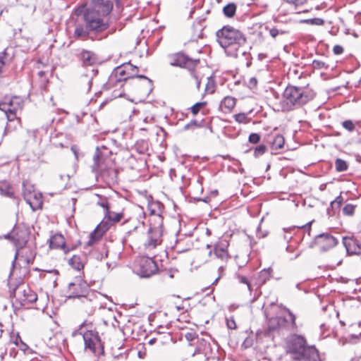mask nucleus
<instances>
[{
	"label": "nucleus",
	"instance_id": "obj_61",
	"mask_svg": "<svg viewBox=\"0 0 361 361\" xmlns=\"http://www.w3.org/2000/svg\"><path fill=\"white\" fill-rule=\"evenodd\" d=\"M267 235L266 234H263L262 236H259V238H264Z\"/></svg>",
	"mask_w": 361,
	"mask_h": 361
},
{
	"label": "nucleus",
	"instance_id": "obj_19",
	"mask_svg": "<svg viewBox=\"0 0 361 361\" xmlns=\"http://www.w3.org/2000/svg\"><path fill=\"white\" fill-rule=\"evenodd\" d=\"M228 242L226 240H221L215 244L214 250L209 252V256L211 257L212 254L216 258L221 260H226L228 258Z\"/></svg>",
	"mask_w": 361,
	"mask_h": 361
},
{
	"label": "nucleus",
	"instance_id": "obj_35",
	"mask_svg": "<svg viewBox=\"0 0 361 361\" xmlns=\"http://www.w3.org/2000/svg\"><path fill=\"white\" fill-rule=\"evenodd\" d=\"M271 276V269H263L259 273V279L262 281V283H264Z\"/></svg>",
	"mask_w": 361,
	"mask_h": 361
},
{
	"label": "nucleus",
	"instance_id": "obj_13",
	"mask_svg": "<svg viewBox=\"0 0 361 361\" xmlns=\"http://www.w3.org/2000/svg\"><path fill=\"white\" fill-rule=\"evenodd\" d=\"M137 67L133 66L130 63L123 65L121 67H118L115 71V77L116 78V81L121 82L123 80L126 81L128 79L136 78H143L148 81L149 84H151L152 80L148 78L143 75H135L134 72L136 71Z\"/></svg>",
	"mask_w": 361,
	"mask_h": 361
},
{
	"label": "nucleus",
	"instance_id": "obj_8",
	"mask_svg": "<svg viewBox=\"0 0 361 361\" xmlns=\"http://www.w3.org/2000/svg\"><path fill=\"white\" fill-rule=\"evenodd\" d=\"M11 297L14 298L13 305L20 308L26 303H32L37 300V295L25 283L18 285L11 293Z\"/></svg>",
	"mask_w": 361,
	"mask_h": 361
},
{
	"label": "nucleus",
	"instance_id": "obj_47",
	"mask_svg": "<svg viewBox=\"0 0 361 361\" xmlns=\"http://www.w3.org/2000/svg\"><path fill=\"white\" fill-rule=\"evenodd\" d=\"M238 279V281L241 283H245L247 286V288L249 289L250 291H251V285L250 283H249L247 279L244 276H241V275H238L237 276Z\"/></svg>",
	"mask_w": 361,
	"mask_h": 361
},
{
	"label": "nucleus",
	"instance_id": "obj_45",
	"mask_svg": "<svg viewBox=\"0 0 361 361\" xmlns=\"http://www.w3.org/2000/svg\"><path fill=\"white\" fill-rule=\"evenodd\" d=\"M359 336L355 334H350L348 338H346V342L349 343H357L359 342Z\"/></svg>",
	"mask_w": 361,
	"mask_h": 361
},
{
	"label": "nucleus",
	"instance_id": "obj_40",
	"mask_svg": "<svg viewBox=\"0 0 361 361\" xmlns=\"http://www.w3.org/2000/svg\"><path fill=\"white\" fill-rule=\"evenodd\" d=\"M343 127L347 130L351 132L355 129V124L350 120L345 121L342 123Z\"/></svg>",
	"mask_w": 361,
	"mask_h": 361
},
{
	"label": "nucleus",
	"instance_id": "obj_63",
	"mask_svg": "<svg viewBox=\"0 0 361 361\" xmlns=\"http://www.w3.org/2000/svg\"><path fill=\"white\" fill-rule=\"evenodd\" d=\"M207 248H210V247H211V245H207Z\"/></svg>",
	"mask_w": 361,
	"mask_h": 361
},
{
	"label": "nucleus",
	"instance_id": "obj_1",
	"mask_svg": "<svg viewBox=\"0 0 361 361\" xmlns=\"http://www.w3.org/2000/svg\"><path fill=\"white\" fill-rule=\"evenodd\" d=\"M113 7V0H91L90 5L82 12L83 21L93 33H100L109 26L106 17Z\"/></svg>",
	"mask_w": 361,
	"mask_h": 361
},
{
	"label": "nucleus",
	"instance_id": "obj_24",
	"mask_svg": "<svg viewBox=\"0 0 361 361\" xmlns=\"http://www.w3.org/2000/svg\"><path fill=\"white\" fill-rule=\"evenodd\" d=\"M18 257L19 260L23 261L25 265H29L33 262L35 257V252L32 249H28L26 250L25 255H19L18 250H17L15 255L14 260L13 262V266L15 265L16 260Z\"/></svg>",
	"mask_w": 361,
	"mask_h": 361
},
{
	"label": "nucleus",
	"instance_id": "obj_33",
	"mask_svg": "<svg viewBox=\"0 0 361 361\" xmlns=\"http://www.w3.org/2000/svg\"><path fill=\"white\" fill-rule=\"evenodd\" d=\"M336 169L338 171H345L347 170L348 166L346 162L341 159H337L335 161Z\"/></svg>",
	"mask_w": 361,
	"mask_h": 361
},
{
	"label": "nucleus",
	"instance_id": "obj_46",
	"mask_svg": "<svg viewBox=\"0 0 361 361\" xmlns=\"http://www.w3.org/2000/svg\"><path fill=\"white\" fill-rule=\"evenodd\" d=\"M257 80L255 77H252L247 82V85L250 89H254L257 87Z\"/></svg>",
	"mask_w": 361,
	"mask_h": 361
},
{
	"label": "nucleus",
	"instance_id": "obj_59",
	"mask_svg": "<svg viewBox=\"0 0 361 361\" xmlns=\"http://www.w3.org/2000/svg\"><path fill=\"white\" fill-rule=\"evenodd\" d=\"M11 238V235L9 234H8L7 235H6V238Z\"/></svg>",
	"mask_w": 361,
	"mask_h": 361
},
{
	"label": "nucleus",
	"instance_id": "obj_28",
	"mask_svg": "<svg viewBox=\"0 0 361 361\" xmlns=\"http://www.w3.org/2000/svg\"><path fill=\"white\" fill-rule=\"evenodd\" d=\"M157 209H159V206L158 203H151L148 205V209L149 211L150 214V219H149V224L154 222V216H161L159 213V211L157 210Z\"/></svg>",
	"mask_w": 361,
	"mask_h": 361
},
{
	"label": "nucleus",
	"instance_id": "obj_57",
	"mask_svg": "<svg viewBox=\"0 0 361 361\" xmlns=\"http://www.w3.org/2000/svg\"><path fill=\"white\" fill-rule=\"evenodd\" d=\"M219 278H220L219 276L218 278H216V280L214 281L213 284L216 283L218 281V280L219 279Z\"/></svg>",
	"mask_w": 361,
	"mask_h": 361
},
{
	"label": "nucleus",
	"instance_id": "obj_7",
	"mask_svg": "<svg viewBox=\"0 0 361 361\" xmlns=\"http://www.w3.org/2000/svg\"><path fill=\"white\" fill-rule=\"evenodd\" d=\"M124 218V213L122 211L115 212L110 209L105 212L104 219L107 221L101 222L93 232L90 233V239L88 244L90 245L99 239L102 235L109 228L112 224L118 223Z\"/></svg>",
	"mask_w": 361,
	"mask_h": 361
},
{
	"label": "nucleus",
	"instance_id": "obj_20",
	"mask_svg": "<svg viewBox=\"0 0 361 361\" xmlns=\"http://www.w3.org/2000/svg\"><path fill=\"white\" fill-rule=\"evenodd\" d=\"M343 243L348 255L360 254L361 247L358 240L354 238V237H344L343 238Z\"/></svg>",
	"mask_w": 361,
	"mask_h": 361
},
{
	"label": "nucleus",
	"instance_id": "obj_12",
	"mask_svg": "<svg viewBox=\"0 0 361 361\" xmlns=\"http://www.w3.org/2000/svg\"><path fill=\"white\" fill-rule=\"evenodd\" d=\"M23 197L25 202L30 205L32 211H36L42 207V195L35 190L32 185L23 182Z\"/></svg>",
	"mask_w": 361,
	"mask_h": 361
},
{
	"label": "nucleus",
	"instance_id": "obj_11",
	"mask_svg": "<svg viewBox=\"0 0 361 361\" xmlns=\"http://www.w3.org/2000/svg\"><path fill=\"white\" fill-rule=\"evenodd\" d=\"M23 106V101L19 97L5 98L0 103V110L4 111L8 121H12L16 118L18 111L21 110Z\"/></svg>",
	"mask_w": 361,
	"mask_h": 361
},
{
	"label": "nucleus",
	"instance_id": "obj_43",
	"mask_svg": "<svg viewBox=\"0 0 361 361\" xmlns=\"http://www.w3.org/2000/svg\"><path fill=\"white\" fill-rule=\"evenodd\" d=\"M260 140V135L257 133H251L249 135V142L253 144H257Z\"/></svg>",
	"mask_w": 361,
	"mask_h": 361
},
{
	"label": "nucleus",
	"instance_id": "obj_51",
	"mask_svg": "<svg viewBox=\"0 0 361 361\" xmlns=\"http://www.w3.org/2000/svg\"><path fill=\"white\" fill-rule=\"evenodd\" d=\"M286 1L295 6H298L305 4L306 0H286Z\"/></svg>",
	"mask_w": 361,
	"mask_h": 361
},
{
	"label": "nucleus",
	"instance_id": "obj_16",
	"mask_svg": "<svg viewBox=\"0 0 361 361\" xmlns=\"http://www.w3.org/2000/svg\"><path fill=\"white\" fill-rule=\"evenodd\" d=\"M338 243V240L329 233H322L314 238V244L322 252H326Z\"/></svg>",
	"mask_w": 361,
	"mask_h": 361
},
{
	"label": "nucleus",
	"instance_id": "obj_18",
	"mask_svg": "<svg viewBox=\"0 0 361 361\" xmlns=\"http://www.w3.org/2000/svg\"><path fill=\"white\" fill-rule=\"evenodd\" d=\"M74 27L73 36L75 38L85 40L90 37L91 33H93L92 30L87 27V24L83 21L82 18L81 20L77 19L75 21Z\"/></svg>",
	"mask_w": 361,
	"mask_h": 361
},
{
	"label": "nucleus",
	"instance_id": "obj_6",
	"mask_svg": "<svg viewBox=\"0 0 361 361\" xmlns=\"http://www.w3.org/2000/svg\"><path fill=\"white\" fill-rule=\"evenodd\" d=\"M217 41L226 49L233 44L242 46L246 42V38L241 31L230 25L224 26L216 32Z\"/></svg>",
	"mask_w": 361,
	"mask_h": 361
},
{
	"label": "nucleus",
	"instance_id": "obj_53",
	"mask_svg": "<svg viewBox=\"0 0 361 361\" xmlns=\"http://www.w3.org/2000/svg\"><path fill=\"white\" fill-rule=\"evenodd\" d=\"M92 255L94 256V257L98 260H102L104 255L102 253H99L97 251H94L92 252Z\"/></svg>",
	"mask_w": 361,
	"mask_h": 361
},
{
	"label": "nucleus",
	"instance_id": "obj_5",
	"mask_svg": "<svg viewBox=\"0 0 361 361\" xmlns=\"http://www.w3.org/2000/svg\"><path fill=\"white\" fill-rule=\"evenodd\" d=\"M82 337L85 343L82 361H104V348L98 332L87 331L82 334Z\"/></svg>",
	"mask_w": 361,
	"mask_h": 361
},
{
	"label": "nucleus",
	"instance_id": "obj_26",
	"mask_svg": "<svg viewBox=\"0 0 361 361\" xmlns=\"http://www.w3.org/2000/svg\"><path fill=\"white\" fill-rule=\"evenodd\" d=\"M68 264L73 269L78 271H80L84 267V264L81 257L76 255H73L71 259H69Z\"/></svg>",
	"mask_w": 361,
	"mask_h": 361
},
{
	"label": "nucleus",
	"instance_id": "obj_60",
	"mask_svg": "<svg viewBox=\"0 0 361 361\" xmlns=\"http://www.w3.org/2000/svg\"><path fill=\"white\" fill-rule=\"evenodd\" d=\"M80 11H78V10H77V11H75V13H76V14H77V15H79V14H80Z\"/></svg>",
	"mask_w": 361,
	"mask_h": 361
},
{
	"label": "nucleus",
	"instance_id": "obj_30",
	"mask_svg": "<svg viewBox=\"0 0 361 361\" xmlns=\"http://www.w3.org/2000/svg\"><path fill=\"white\" fill-rule=\"evenodd\" d=\"M284 137L281 135H276L272 142V147L275 149L283 148L284 145Z\"/></svg>",
	"mask_w": 361,
	"mask_h": 361
},
{
	"label": "nucleus",
	"instance_id": "obj_23",
	"mask_svg": "<svg viewBox=\"0 0 361 361\" xmlns=\"http://www.w3.org/2000/svg\"><path fill=\"white\" fill-rule=\"evenodd\" d=\"M66 242L61 234H55L49 240V247L51 249H62L65 253L68 252L66 250Z\"/></svg>",
	"mask_w": 361,
	"mask_h": 361
},
{
	"label": "nucleus",
	"instance_id": "obj_10",
	"mask_svg": "<svg viewBox=\"0 0 361 361\" xmlns=\"http://www.w3.org/2000/svg\"><path fill=\"white\" fill-rule=\"evenodd\" d=\"M285 310L288 314L290 321L288 322L287 319L283 317H271L267 320V326L269 331L280 329L295 331L298 329L295 322V315L288 308H285Z\"/></svg>",
	"mask_w": 361,
	"mask_h": 361
},
{
	"label": "nucleus",
	"instance_id": "obj_41",
	"mask_svg": "<svg viewBox=\"0 0 361 361\" xmlns=\"http://www.w3.org/2000/svg\"><path fill=\"white\" fill-rule=\"evenodd\" d=\"M354 211L355 207L353 204H346L343 209V212L345 215H352Z\"/></svg>",
	"mask_w": 361,
	"mask_h": 361
},
{
	"label": "nucleus",
	"instance_id": "obj_4",
	"mask_svg": "<svg viewBox=\"0 0 361 361\" xmlns=\"http://www.w3.org/2000/svg\"><path fill=\"white\" fill-rule=\"evenodd\" d=\"M286 350L288 354L298 361H315L319 357L317 348L314 345H308L306 338L302 335H289L286 339Z\"/></svg>",
	"mask_w": 361,
	"mask_h": 361
},
{
	"label": "nucleus",
	"instance_id": "obj_37",
	"mask_svg": "<svg viewBox=\"0 0 361 361\" xmlns=\"http://www.w3.org/2000/svg\"><path fill=\"white\" fill-rule=\"evenodd\" d=\"M97 204L104 209V213L110 209L109 202L104 197H100L99 200L97 202Z\"/></svg>",
	"mask_w": 361,
	"mask_h": 361
},
{
	"label": "nucleus",
	"instance_id": "obj_38",
	"mask_svg": "<svg viewBox=\"0 0 361 361\" xmlns=\"http://www.w3.org/2000/svg\"><path fill=\"white\" fill-rule=\"evenodd\" d=\"M267 149V147L264 145H260L255 147L254 151V156L255 157H258L262 155Z\"/></svg>",
	"mask_w": 361,
	"mask_h": 361
},
{
	"label": "nucleus",
	"instance_id": "obj_55",
	"mask_svg": "<svg viewBox=\"0 0 361 361\" xmlns=\"http://www.w3.org/2000/svg\"><path fill=\"white\" fill-rule=\"evenodd\" d=\"M44 71H39V72H38V75H39L40 78L43 77V76H44Z\"/></svg>",
	"mask_w": 361,
	"mask_h": 361
},
{
	"label": "nucleus",
	"instance_id": "obj_52",
	"mask_svg": "<svg viewBox=\"0 0 361 361\" xmlns=\"http://www.w3.org/2000/svg\"><path fill=\"white\" fill-rule=\"evenodd\" d=\"M295 230V228H284L283 231H284V235H283V238L285 240H289V239H291L292 238V236L290 235H288L287 233L288 231H294Z\"/></svg>",
	"mask_w": 361,
	"mask_h": 361
},
{
	"label": "nucleus",
	"instance_id": "obj_56",
	"mask_svg": "<svg viewBox=\"0 0 361 361\" xmlns=\"http://www.w3.org/2000/svg\"><path fill=\"white\" fill-rule=\"evenodd\" d=\"M299 255H300V254H299V253H298V254H296V255H295V257H290V259H295V258H297Z\"/></svg>",
	"mask_w": 361,
	"mask_h": 361
},
{
	"label": "nucleus",
	"instance_id": "obj_31",
	"mask_svg": "<svg viewBox=\"0 0 361 361\" xmlns=\"http://www.w3.org/2000/svg\"><path fill=\"white\" fill-rule=\"evenodd\" d=\"M266 30L269 31V35L272 38H276L279 35H284L288 32L287 31L279 29L277 27H269V26H266Z\"/></svg>",
	"mask_w": 361,
	"mask_h": 361
},
{
	"label": "nucleus",
	"instance_id": "obj_50",
	"mask_svg": "<svg viewBox=\"0 0 361 361\" xmlns=\"http://www.w3.org/2000/svg\"><path fill=\"white\" fill-rule=\"evenodd\" d=\"M334 53L335 54H341L343 52V48L340 45H336L334 47Z\"/></svg>",
	"mask_w": 361,
	"mask_h": 361
},
{
	"label": "nucleus",
	"instance_id": "obj_9",
	"mask_svg": "<svg viewBox=\"0 0 361 361\" xmlns=\"http://www.w3.org/2000/svg\"><path fill=\"white\" fill-rule=\"evenodd\" d=\"M162 226L163 217L161 216H155L154 222L149 224L147 239L144 244L147 249L152 250L161 243Z\"/></svg>",
	"mask_w": 361,
	"mask_h": 361
},
{
	"label": "nucleus",
	"instance_id": "obj_3",
	"mask_svg": "<svg viewBox=\"0 0 361 361\" xmlns=\"http://www.w3.org/2000/svg\"><path fill=\"white\" fill-rule=\"evenodd\" d=\"M184 336L188 344L179 351V357L183 360H188L197 355L202 356L203 361H209L212 353L211 344L208 339L200 336L196 332L187 331Z\"/></svg>",
	"mask_w": 361,
	"mask_h": 361
},
{
	"label": "nucleus",
	"instance_id": "obj_42",
	"mask_svg": "<svg viewBox=\"0 0 361 361\" xmlns=\"http://www.w3.org/2000/svg\"><path fill=\"white\" fill-rule=\"evenodd\" d=\"M343 201V198L340 195V196L337 197L335 200L331 202V205L332 208L338 209L341 205Z\"/></svg>",
	"mask_w": 361,
	"mask_h": 361
},
{
	"label": "nucleus",
	"instance_id": "obj_48",
	"mask_svg": "<svg viewBox=\"0 0 361 361\" xmlns=\"http://www.w3.org/2000/svg\"><path fill=\"white\" fill-rule=\"evenodd\" d=\"M226 324L228 329H235L236 328V324L233 318L226 319Z\"/></svg>",
	"mask_w": 361,
	"mask_h": 361
},
{
	"label": "nucleus",
	"instance_id": "obj_36",
	"mask_svg": "<svg viewBox=\"0 0 361 361\" xmlns=\"http://www.w3.org/2000/svg\"><path fill=\"white\" fill-rule=\"evenodd\" d=\"M206 105V102H197L190 107L191 112L193 115H197L201 109Z\"/></svg>",
	"mask_w": 361,
	"mask_h": 361
},
{
	"label": "nucleus",
	"instance_id": "obj_44",
	"mask_svg": "<svg viewBox=\"0 0 361 361\" xmlns=\"http://www.w3.org/2000/svg\"><path fill=\"white\" fill-rule=\"evenodd\" d=\"M200 127L198 122L196 120H192L184 126V130L193 129Z\"/></svg>",
	"mask_w": 361,
	"mask_h": 361
},
{
	"label": "nucleus",
	"instance_id": "obj_34",
	"mask_svg": "<svg viewBox=\"0 0 361 361\" xmlns=\"http://www.w3.org/2000/svg\"><path fill=\"white\" fill-rule=\"evenodd\" d=\"M235 121L238 123H247L249 122V119L247 114L245 113H239L233 116Z\"/></svg>",
	"mask_w": 361,
	"mask_h": 361
},
{
	"label": "nucleus",
	"instance_id": "obj_25",
	"mask_svg": "<svg viewBox=\"0 0 361 361\" xmlns=\"http://www.w3.org/2000/svg\"><path fill=\"white\" fill-rule=\"evenodd\" d=\"M0 195L10 198L14 197L12 187L5 180L0 181Z\"/></svg>",
	"mask_w": 361,
	"mask_h": 361
},
{
	"label": "nucleus",
	"instance_id": "obj_14",
	"mask_svg": "<svg viewBox=\"0 0 361 361\" xmlns=\"http://www.w3.org/2000/svg\"><path fill=\"white\" fill-rule=\"evenodd\" d=\"M89 291L88 285L81 279H76L74 282H71L68 285V298H82V302L85 300L91 301L87 299V294Z\"/></svg>",
	"mask_w": 361,
	"mask_h": 361
},
{
	"label": "nucleus",
	"instance_id": "obj_62",
	"mask_svg": "<svg viewBox=\"0 0 361 361\" xmlns=\"http://www.w3.org/2000/svg\"><path fill=\"white\" fill-rule=\"evenodd\" d=\"M112 173H113L115 176L116 175V172L114 170H113V171H112Z\"/></svg>",
	"mask_w": 361,
	"mask_h": 361
},
{
	"label": "nucleus",
	"instance_id": "obj_58",
	"mask_svg": "<svg viewBox=\"0 0 361 361\" xmlns=\"http://www.w3.org/2000/svg\"><path fill=\"white\" fill-rule=\"evenodd\" d=\"M357 324L358 327H360L361 326V322L360 321L358 322Z\"/></svg>",
	"mask_w": 361,
	"mask_h": 361
},
{
	"label": "nucleus",
	"instance_id": "obj_2",
	"mask_svg": "<svg viewBox=\"0 0 361 361\" xmlns=\"http://www.w3.org/2000/svg\"><path fill=\"white\" fill-rule=\"evenodd\" d=\"M315 92L308 86L288 85L279 101L278 111H290L300 108L312 100Z\"/></svg>",
	"mask_w": 361,
	"mask_h": 361
},
{
	"label": "nucleus",
	"instance_id": "obj_64",
	"mask_svg": "<svg viewBox=\"0 0 361 361\" xmlns=\"http://www.w3.org/2000/svg\"><path fill=\"white\" fill-rule=\"evenodd\" d=\"M169 277H170V278H173V274H170V275H169Z\"/></svg>",
	"mask_w": 361,
	"mask_h": 361
},
{
	"label": "nucleus",
	"instance_id": "obj_21",
	"mask_svg": "<svg viewBox=\"0 0 361 361\" xmlns=\"http://www.w3.org/2000/svg\"><path fill=\"white\" fill-rule=\"evenodd\" d=\"M78 59L82 66H90L97 63L98 58L92 51L82 49L78 54Z\"/></svg>",
	"mask_w": 361,
	"mask_h": 361
},
{
	"label": "nucleus",
	"instance_id": "obj_27",
	"mask_svg": "<svg viewBox=\"0 0 361 361\" xmlns=\"http://www.w3.org/2000/svg\"><path fill=\"white\" fill-rule=\"evenodd\" d=\"M236 100L232 97H225L221 102V106L225 108L227 111H231L235 106Z\"/></svg>",
	"mask_w": 361,
	"mask_h": 361
},
{
	"label": "nucleus",
	"instance_id": "obj_39",
	"mask_svg": "<svg viewBox=\"0 0 361 361\" xmlns=\"http://www.w3.org/2000/svg\"><path fill=\"white\" fill-rule=\"evenodd\" d=\"M312 65L314 69H322V68H327V66H326V63L324 61H319V60H314L312 61Z\"/></svg>",
	"mask_w": 361,
	"mask_h": 361
},
{
	"label": "nucleus",
	"instance_id": "obj_22",
	"mask_svg": "<svg viewBox=\"0 0 361 361\" xmlns=\"http://www.w3.org/2000/svg\"><path fill=\"white\" fill-rule=\"evenodd\" d=\"M93 161L94 164L92 165V170L96 173H99L102 176H104V161L102 156L100 154L99 148H97L95 154L93 157Z\"/></svg>",
	"mask_w": 361,
	"mask_h": 361
},
{
	"label": "nucleus",
	"instance_id": "obj_54",
	"mask_svg": "<svg viewBox=\"0 0 361 361\" xmlns=\"http://www.w3.org/2000/svg\"><path fill=\"white\" fill-rule=\"evenodd\" d=\"M71 150L73 151V152L74 153L76 159H78V154H77V151H76V149L75 147H71Z\"/></svg>",
	"mask_w": 361,
	"mask_h": 361
},
{
	"label": "nucleus",
	"instance_id": "obj_49",
	"mask_svg": "<svg viewBox=\"0 0 361 361\" xmlns=\"http://www.w3.org/2000/svg\"><path fill=\"white\" fill-rule=\"evenodd\" d=\"M312 23V24L317 25H322L324 23V20L322 18H316L313 19L309 20Z\"/></svg>",
	"mask_w": 361,
	"mask_h": 361
},
{
	"label": "nucleus",
	"instance_id": "obj_29",
	"mask_svg": "<svg viewBox=\"0 0 361 361\" xmlns=\"http://www.w3.org/2000/svg\"><path fill=\"white\" fill-rule=\"evenodd\" d=\"M236 5L234 3H230L223 8L224 14L228 18H232L235 14Z\"/></svg>",
	"mask_w": 361,
	"mask_h": 361
},
{
	"label": "nucleus",
	"instance_id": "obj_15",
	"mask_svg": "<svg viewBox=\"0 0 361 361\" xmlns=\"http://www.w3.org/2000/svg\"><path fill=\"white\" fill-rule=\"evenodd\" d=\"M158 270V267L155 261L150 257H142L140 259L137 272L142 277H149L154 274Z\"/></svg>",
	"mask_w": 361,
	"mask_h": 361
},
{
	"label": "nucleus",
	"instance_id": "obj_17",
	"mask_svg": "<svg viewBox=\"0 0 361 361\" xmlns=\"http://www.w3.org/2000/svg\"><path fill=\"white\" fill-rule=\"evenodd\" d=\"M199 62V59H192L184 54L178 53L173 56L171 64L173 66H179L189 71H193Z\"/></svg>",
	"mask_w": 361,
	"mask_h": 361
},
{
	"label": "nucleus",
	"instance_id": "obj_32",
	"mask_svg": "<svg viewBox=\"0 0 361 361\" xmlns=\"http://www.w3.org/2000/svg\"><path fill=\"white\" fill-rule=\"evenodd\" d=\"M205 91L207 93L212 94L215 91V81L213 78L209 77L207 78V82L205 87Z\"/></svg>",
	"mask_w": 361,
	"mask_h": 361
}]
</instances>
